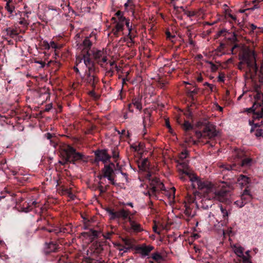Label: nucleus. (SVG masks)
<instances>
[{
	"label": "nucleus",
	"instance_id": "6ab92c4d",
	"mask_svg": "<svg viewBox=\"0 0 263 263\" xmlns=\"http://www.w3.org/2000/svg\"><path fill=\"white\" fill-rule=\"evenodd\" d=\"M220 211L222 214L223 219L221 220V225L223 226H227L229 220V215L230 214V211L228 210L226 206H223L222 205L220 206Z\"/></svg>",
	"mask_w": 263,
	"mask_h": 263
},
{
	"label": "nucleus",
	"instance_id": "ea45409f",
	"mask_svg": "<svg viewBox=\"0 0 263 263\" xmlns=\"http://www.w3.org/2000/svg\"><path fill=\"white\" fill-rule=\"evenodd\" d=\"M184 213L188 217H193L194 216V214L192 213V210L189 208L185 209Z\"/></svg>",
	"mask_w": 263,
	"mask_h": 263
},
{
	"label": "nucleus",
	"instance_id": "5fc2aeb1",
	"mask_svg": "<svg viewBox=\"0 0 263 263\" xmlns=\"http://www.w3.org/2000/svg\"><path fill=\"white\" fill-rule=\"evenodd\" d=\"M97 251L98 252H101L104 250V245L103 242H99L98 246H97Z\"/></svg>",
	"mask_w": 263,
	"mask_h": 263
},
{
	"label": "nucleus",
	"instance_id": "bf43d9fd",
	"mask_svg": "<svg viewBox=\"0 0 263 263\" xmlns=\"http://www.w3.org/2000/svg\"><path fill=\"white\" fill-rule=\"evenodd\" d=\"M133 6V1L132 0H128V1L124 4V7L125 9H127L129 6Z\"/></svg>",
	"mask_w": 263,
	"mask_h": 263
},
{
	"label": "nucleus",
	"instance_id": "ddd939ff",
	"mask_svg": "<svg viewBox=\"0 0 263 263\" xmlns=\"http://www.w3.org/2000/svg\"><path fill=\"white\" fill-rule=\"evenodd\" d=\"M154 249V247L151 245L147 246L145 244H142L137 246L136 247V250L138 253L141 255L142 257H145L149 255L150 252Z\"/></svg>",
	"mask_w": 263,
	"mask_h": 263
},
{
	"label": "nucleus",
	"instance_id": "0eeeda50",
	"mask_svg": "<svg viewBox=\"0 0 263 263\" xmlns=\"http://www.w3.org/2000/svg\"><path fill=\"white\" fill-rule=\"evenodd\" d=\"M178 123L181 126V128L184 131L185 136L188 137H186L185 139V142L187 143L193 142V144H196V141L192 138L191 132H192L194 126L193 125L187 120H184L183 123L179 119L177 120Z\"/></svg>",
	"mask_w": 263,
	"mask_h": 263
},
{
	"label": "nucleus",
	"instance_id": "2eb2a0df",
	"mask_svg": "<svg viewBox=\"0 0 263 263\" xmlns=\"http://www.w3.org/2000/svg\"><path fill=\"white\" fill-rule=\"evenodd\" d=\"M129 227L127 229V231L129 232L139 233L143 231L141 225L133 220L132 218H129Z\"/></svg>",
	"mask_w": 263,
	"mask_h": 263
},
{
	"label": "nucleus",
	"instance_id": "a18cd8bd",
	"mask_svg": "<svg viewBox=\"0 0 263 263\" xmlns=\"http://www.w3.org/2000/svg\"><path fill=\"white\" fill-rule=\"evenodd\" d=\"M234 204L239 208H242L245 205L241 199L235 201Z\"/></svg>",
	"mask_w": 263,
	"mask_h": 263
},
{
	"label": "nucleus",
	"instance_id": "4c0bfd02",
	"mask_svg": "<svg viewBox=\"0 0 263 263\" xmlns=\"http://www.w3.org/2000/svg\"><path fill=\"white\" fill-rule=\"evenodd\" d=\"M83 60L84 63L87 68L95 63V62L93 61L91 59H83Z\"/></svg>",
	"mask_w": 263,
	"mask_h": 263
},
{
	"label": "nucleus",
	"instance_id": "7ed1b4c3",
	"mask_svg": "<svg viewBox=\"0 0 263 263\" xmlns=\"http://www.w3.org/2000/svg\"><path fill=\"white\" fill-rule=\"evenodd\" d=\"M187 177L192 182L193 188H197L199 191H210L211 190L212 183L208 181H202L194 174L190 173L186 171H183L180 178L183 181L185 180Z\"/></svg>",
	"mask_w": 263,
	"mask_h": 263
},
{
	"label": "nucleus",
	"instance_id": "774afa93",
	"mask_svg": "<svg viewBox=\"0 0 263 263\" xmlns=\"http://www.w3.org/2000/svg\"><path fill=\"white\" fill-rule=\"evenodd\" d=\"M165 124H166V126L167 128L169 129V130L171 132V130H172V128H171V125L170 124V122L166 120L165 121Z\"/></svg>",
	"mask_w": 263,
	"mask_h": 263
},
{
	"label": "nucleus",
	"instance_id": "a19ab883",
	"mask_svg": "<svg viewBox=\"0 0 263 263\" xmlns=\"http://www.w3.org/2000/svg\"><path fill=\"white\" fill-rule=\"evenodd\" d=\"M124 24L121 23H117L115 26V29L117 32L121 31L123 30Z\"/></svg>",
	"mask_w": 263,
	"mask_h": 263
},
{
	"label": "nucleus",
	"instance_id": "c756f323",
	"mask_svg": "<svg viewBox=\"0 0 263 263\" xmlns=\"http://www.w3.org/2000/svg\"><path fill=\"white\" fill-rule=\"evenodd\" d=\"M187 89V96L191 99L192 102L193 104H194V101H195L194 98V95H196L198 93L199 89L198 88H195L193 90H191L189 89L188 88H186Z\"/></svg>",
	"mask_w": 263,
	"mask_h": 263
},
{
	"label": "nucleus",
	"instance_id": "de8ad7c7",
	"mask_svg": "<svg viewBox=\"0 0 263 263\" xmlns=\"http://www.w3.org/2000/svg\"><path fill=\"white\" fill-rule=\"evenodd\" d=\"M87 70L90 72L95 73L97 70V68L95 66V63H94L92 65H91L90 66L87 67Z\"/></svg>",
	"mask_w": 263,
	"mask_h": 263
},
{
	"label": "nucleus",
	"instance_id": "864d4df0",
	"mask_svg": "<svg viewBox=\"0 0 263 263\" xmlns=\"http://www.w3.org/2000/svg\"><path fill=\"white\" fill-rule=\"evenodd\" d=\"M184 14H186L188 17H192L195 15L196 13L194 11H185Z\"/></svg>",
	"mask_w": 263,
	"mask_h": 263
},
{
	"label": "nucleus",
	"instance_id": "13d9d810",
	"mask_svg": "<svg viewBox=\"0 0 263 263\" xmlns=\"http://www.w3.org/2000/svg\"><path fill=\"white\" fill-rule=\"evenodd\" d=\"M91 72H90L89 71H88L87 70H86L85 72V74H84V76L83 77H82L81 78H88V77H92V75L91 74Z\"/></svg>",
	"mask_w": 263,
	"mask_h": 263
},
{
	"label": "nucleus",
	"instance_id": "603ef678",
	"mask_svg": "<svg viewBox=\"0 0 263 263\" xmlns=\"http://www.w3.org/2000/svg\"><path fill=\"white\" fill-rule=\"evenodd\" d=\"M263 134V130L261 129H256L255 135L256 137H259L262 136Z\"/></svg>",
	"mask_w": 263,
	"mask_h": 263
},
{
	"label": "nucleus",
	"instance_id": "7c9ffc66",
	"mask_svg": "<svg viewBox=\"0 0 263 263\" xmlns=\"http://www.w3.org/2000/svg\"><path fill=\"white\" fill-rule=\"evenodd\" d=\"M5 8L11 14L9 17L12 18V17H11L14 16L13 12H15V7L12 5L9 4V2H7Z\"/></svg>",
	"mask_w": 263,
	"mask_h": 263
},
{
	"label": "nucleus",
	"instance_id": "f704fd0d",
	"mask_svg": "<svg viewBox=\"0 0 263 263\" xmlns=\"http://www.w3.org/2000/svg\"><path fill=\"white\" fill-rule=\"evenodd\" d=\"M152 258L158 263H160L163 260V257L158 252L153 253Z\"/></svg>",
	"mask_w": 263,
	"mask_h": 263
},
{
	"label": "nucleus",
	"instance_id": "680f3d73",
	"mask_svg": "<svg viewBox=\"0 0 263 263\" xmlns=\"http://www.w3.org/2000/svg\"><path fill=\"white\" fill-rule=\"evenodd\" d=\"M119 19V22L118 23H121L123 24H124V22L127 20V19L122 15L121 16L119 17L118 18Z\"/></svg>",
	"mask_w": 263,
	"mask_h": 263
},
{
	"label": "nucleus",
	"instance_id": "393cba45",
	"mask_svg": "<svg viewBox=\"0 0 263 263\" xmlns=\"http://www.w3.org/2000/svg\"><path fill=\"white\" fill-rule=\"evenodd\" d=\"M6 34L9 36L11 38L14 39L17 36L19 33L16 28H12L11 27L7 28L5 30Z\"/></svg>",
	"mask_w": 263,
	"mask_h": 263
},
{
	"label": "nucleus",
	"instance_id": "f8f14e48",
	"mask_svg": "<svg viewBox=\"0 0 263 263\" xmlns=\"http://www.w3.org/2000/svg\"><path fill=\"white\" fill-rule=\"evenodd\" d=\"M138 167L141 171L145 172V178L151 179V172L149 171V162L147 158H144L138 163Z\"/></svg>",
	"mask_w": 263,
	"mask_h": 263
},
{
	"label": "nucleus",
	"instance_id": "39448f33",
	"mask_svg": "<svg viewBox=\"0 0 263 263\" xmlns=\"http://www.w3.org/2000/svg\"><path fill=\"white\" fill-rule=\"evenodd\" d=\"M195 135L198 138L203 137L212 139L217 136L218 132L216 130V126L208 122L203 125L201 131H196Z\"/></svg>",
	"mask_w": 263,
	"mask_h": 263
},
{
	"label": "nucleus",
	"instance_id": "aec40b11",
	"mask_svg": "<svg viewBox=\"0 0 263 263\" xmlns=\"http://www.w3.org/2000/svg\"><path fill=\"white\" fill-rule=\"evenodd\" d=\"M91 53L96 62L101 66H102V64L101 63V58L104 55V51L101 50H93L91 51Z\"/></svg>",
	"mask_w": 263,
	"mask_h": 263
},
{
	"label": "nucleus",
	"instance_id": "c03bdc74",
	"mask_svg": "<svg viewBox=\"0 0 263 263\" xmlns=\"http://www.w3.org/2000/svg\"><path fill=\"white\" fill-rule=\"evenodd\" d=\"M225 74L223 72H220L218 77V81L223 83L224 82Z\"/></svg>",
	"mask_w": 263,
	"mask_h": 263
},
{
	"label": "nucleus",
	"instance_id": "a878e982",
	"mask_svg": "<svg viewBox=\"0 0 263 263\" xmlns=\"http://www.w3.org/2000/svg\"><path fill=\"white\" fill-rule=\"evenodd\" d=\"M141 101H142V97L141 96L135 97L133 98L132 99V104L139 110H141L142 109Z\"/></svg>",
	"mask_w": 263,
	"mask_h": 263
},
{
	"label": "nucleus",
	"instance_id": "9b49d317",
	"mask_svg": "<svg viewBox=\"0 0 263 263\" xmlns=\"http://www.w3.org/2000/svg\"><path fill=\"white\" fill-rule=\"evenodd\" d=\"M238 158L240 159L238 164L241 167H249L251 165L252 163V159L251 158L247 157L245 155L244 152L239 151L237 153Z\"/></svg>",
	"mask_w": 263,
	"mask_h": 263
},
{
	"label": "nucleus",
	"instance_id": "37998d69",
	"mask_svg": "<svg viewBox=\"0 0 263 263\" xmlns=\"http://www.w3.org/2000/svg\"><path fill=\"white\" fill-rule=\"evenodd\" d=\"M239 257L242 259V263H251V262H252L251 261V259L249 258V257H248L245 256L244 254H243L242 256H241Z\"/></svg>",
	"mask_w": 263,
	"mask_h": 263
},
{
	"label": "nucleus",
	"instance_id": "20e7f679",
	"mask_svg": "<svg viewBox=\"0 0 263 263\" xmlns=\"http://www.w3.org/2000/svg\"><path fill=\"white\" fill-rule=\"evenodd\" d=\"M211 187V190L208 191H200L204 194H206V195H204L203 197L201 198L200 201L201 204H197V206H200L201 208L204 210H208L210 208H211L213 204V201L211 198V197L215 198L220 202H224L225 200L224 195L226 194L228 191H225L223 192H217L215 194H212V195L211 196L209 194L212 192L213 191V186L212 184Z\"/></svg>",
	"mask_w": 263,
	"mask_h": 263
},
{
	"label": "nucleus",
	"instance_id": "09e8293b",
	"mask_svg": "<svg viewBox=\"0 0 263 263\" xmlns=\"http://www.w3.org/2000/svg\"><path fill=\"white\" fill-rule=\"evenodd\" d=\"M42 46L45 50H49L50 48V44L47 41L43 42Z\"/></svg>",
	"mask_w": 263,
	"mask_h": 263
},
{
	"label": "nucleus",
	"instance_id": "72a5a7b5",
	"mask_svg": "<svg viewBox=\"0 0 263 263\" xmlns=\"http://www.w3.org/2000/svg\"><path fill=\"white\" fill-rule=\"evenodd\" d=\"M221 167L223 168L222 171L224 170H228V171H231V170H237L238 168V166L235 163H233L232 164H223L221 166Z\"/></svg>",
	"mask_w": 263,
	"mask_h": 263
},
{
	"label": "nucleus",
	"instance_id": "4d7b16f0",
	"mask_svg": "<svg viewBox=\"0 0 263 263\" xmlns=\"http://www.w3.org/2000/svg\"><path fill=\"white\" fill-rule=\"evenodd\" d=\"M239 48V45L238 44L234 45L233 46V47L231 49V53H232V54H235L236 53V52H237V51H235V49L236 48Z\"/></svg>",
	"mask_w": 263,
	"mask_h": 263
},
{
	"label": "nucleus",
	"instance_id": "e2e57ef3",
	"mask_svg": "<svg viewBox=\"0 0 263 263\" xmlns=\"http://www.w3.org/2000/svg\"><path fill=\"white\" fill-rule=\"evenodd\" d=\"M185 115L188 118H190L192 117V112L190 109H188L187 112L185 113Z\"/></svg>",
	"mask_w": 263,
	"mask_h": 263
},
{
	"label": "nucleus",
	"instance_id": "473e14b6",
	"mask_svg": "<svg viewBox=\"0 0 263 263\" xmlns=\"http://www.w3.org/2000/svg\"><path fill=\"white\" fill-rule=\"evenodd\" d=\"M87 233L89 236L92 237L93 239L100 237L101 234V232L93 229H90L89 232H87Z\"/></svg>",
	"mask_w": 263,
	"mask_h": 263
},
{
	"label": "nucleus",
	"instance_id": "3c124183",
	"mask_svg": "<svg viewBox=\"0 0 263 263\" xmlns=\"http://www.w3.org/2000/svg\"><path fill=\"white\" fill-rule=\"evenodd\" d=\"M114 73V70L112 69V68H110V69L106 70V73H105V76L109 77H111L113 76Z\"/></svg>",
	"mask_w": 263,
	"mask_h": 263
},
{
	"label": "nucleus",
	"instance_id": "f257e3e1",
	"mask_svg": "<svg viewBox=\"0 0 263 263\" xmlns=\"http://www.w3.org/2000/svg\"><path fill=\"white\" fill-rule=\"evenodd\" d=\"M59 150L62 158L61 161H59V163L62 165H65L68 163L75 164L79 161L84 162L87 161V157L84 154L78 152L76 148L69 144L60 143Z\"/></svg>",
	"mask_w": 263,
	"mask_h": 263
},
{
	"label": "nucleus",
	"instance_id": "c9c22d12",
	"mask_svg": "<svg viewBox=\"0 0 263 263\" xmlns=\"http://www.w3.org/2000/svg\"><path fill=\"white\" fill-rule=\"evenodd\" d=\"M21 211L24 212H28L32 209L31 205H29V203H24L21 207Z\"/></svg>",
	"mask_w": 263,
	"mask_h": 263
},
{
	"label": "nucleus",
	"instance_id": "9d476101",
	"mask_svg": "<svg viewBox=\"0 0 263 263\" xmlns=\"http://www.w3.org/2000/svg\"><path fill=\"white\" fill-rule=\"evenodd\" d=\"M147 179L150 181L151 190L153 193H155L159 190H164V185L157 177L152 178L151 176L150 179Z\"/></svg>",
	"mask_w": 263,
	"mask_h": 263
},
{
	"label": "nucleus",
	"instance_id": "f3484780",
	"mask_svg": "<svg viewBox=\"0 0 263 263\" xmlns=\"http://www.w3.org/2000/svg\"><path fill=\"white\" fill-rule=\"evenodd\" d=\"M59 249V245L57 243L51 241L45 244L44 250L45 254L48 255L52 252H56Z\"/></svg>",
	"mask_w": 263,
	"mask_h": 263
},
{
	"label": "nucleus",
	"instance_id": "052dcab7",
	"mask_svg": "<svg viewBox=\"0 0 263 263\" xmlns=\"http://www.w3.org/2000/svg\"><path fill=\"white\" fill-rule=\"evenodd\" d=\"M50 47H52L53 49H56L59 48L58 45L54 41H51L50 43Z\"/></svg>",
	"mask_w": 263,
	"mask_h": 263
},
{
	"label": "nucleus",
	"instance_id": "4be33fe9",
	"mask_svg": "<svg viewBox=\"0 0 263 263\" xmlns=\"http://www.w3.org/2000/svg\"><path fill=\"white\" fill-rule=\"evenodd\" d=\"M37 93L39 97H44V99L47 100L50 98V89L46 87H42L39 89Z\"/></svg>",
	"mask_w": 263,
	"mask_h": 263
},
{
	"label": "nucleus",
	"instance_id": "c85d7f7f",
	"mask_svg": "<svg viewBox=\"0 0 263 263\" xmlns=\"http://www.w3.org/2000/svg\"><path fill=\"white\" fill-rule=\"evenodd\" d=\"M144 113L145 116L142 117L143 119V124L144 127H146L148 122L150 121V117L151 116V113L149 112L147 108L144 110Z\"/></svg>",
	"mask_w": 263,
	"mask_h": 263
},
{
	"label": "nucleus",
	"instance_id": "338daca9",
	"mask_svg": "<svg viewBox=\"0 0 263 263\" xmlns=\"http://www.w3.org/2000/svg\"><path fill=\"white\" fill-rule=\"evenodd\" d=\"M131 147L135 151V152H138L139 151H140V148H138V146H137V145H136V144H133L131 145Z\"/></svg>",
	"mask_w": 263,
	"mask_h": 263
},
{
	"label": "nucleus",
	"instance_id": "cd10ccee",
	"mask_svg": "<svg viewBox=\"0 0 263 263\" xmlns=\"http://www.w3.org/2000/svg\"><path fill=\"white\" fill-rule=\"evenodd\" d=\"M124 23L125 24L126 27L127 28V29L129 31V33H128V36L130 40V42L132 43H134L135 42L134 40V38L135 37V35L133 34V32H132V26L131 25H130L129 20H127Z\"/></svg>",
	"mask_w": 263,
	"mask_h": 263
},
{
	"label": "nucleus",
	"instance_id": "b1692460",
	"mask_svg": "<svg viewBox=\"0 0 263 263\" xmlns=\"http://www.w3.org/2000/svg\"><path fill=\"white\" fill-rule=\"evenodd\" d=\"M45 137L47 139L50 140V142L51 145L57 148V147H59V145L57 144V139L55 136H53V134H50L49 133H46L45 134Z\"/></svg>",
	"mask_w": 263,
	"mask_h": 263
},
{
	"label": "nucleus",
	"instance_id": "423d86ee",
	"mask_svg": "<svg viewBox=\"0 0 263 263\" xmlns=\"http://www.w3.org/2000/svg\"><path fill=\"white\" fill-rule=\"evenodd\" d=\"M106 211L112 220L118 219L129 221V218H132L130 216L131 213L128 209L122 208L115 211L114 209L107 208Z\"/></svg>",
	"mask_w": 263,
	"mask_h": 263
},
{
	"label": "nucleus",
	"instance_id": "4468645a",
	"mask_svg": "<svg viewBox=\"0 0 263 263\" xmlns=\"http://www.w3.org/2000/svg\"><path fill=\"white\" fill-rule=\"evenodd\" d=\"M65 227L53 226L51 229L48 230L49 233H54L57 235H59L61 233H69V229H71V224H67Z\"/></svg>",
	"mask_w": 263,
	"mask_h": 263
},
{
	"label": "nucleus",
	"instance_id": "0e129e2a",
	"mask_svg": "<svg viewBox=\"0 0 263 263\" xmlns=\"http://www.w3.org/2000/svg\"><path fill=\"white\" fill-rule=\"evenodd\" d=\"M35 63L41 65V68H44L45 66V63L42 61H35Z\"/></svg>",
	"mask_w": 263,
	"mask_h": 263
},
{
	"label": "nucleus",
	"instance_id": "e433bc0d",
	"mask_svg": "<svg viewBox=\"0 0 263 263\" xmlns=\"http://www.w3.org/2000/svg\"><path fill=\"white\" fill-rule=\"evenodd\" d=\"M189 154V153L188 151L184 149L179 154V158L180 160H183L188 156Z\"/></svg>",
	"mask_w": 263,
	"mask_h": 263
},
{
	"label": "nucleus",
	"instance_id": "58836bf2",
	"mask_svg": "<svg viewBox=\"0 0 263 263\" xmlns=\"http://www.w3.org/2000/svg\"><path fill=\"white\" fill-rule=\"evenodd\" d=\"M112 156L113 158L115 159V161H117V160L119 157V153L118 151L117 148H115L112 151Z\"/></svg>",
	"mask_w": 263,
	"mask_h": 263
},
{
	"label": "nucleus",
	"instance_id": "5701e85b",
	"mask_svg": "<svg viewBox=\"0 0 263 263\" xmlns=\"http://www.w3.org/2000/svg\"><path fill=\"white\" fill-rule=\"evenodd\" d=\"M237 182L241 187H243L250 183V179L245 175H240L237 178Z\"/></svg>",
	"mask_w": 263,
	"mask_h": 263
},
{
	"label": "nucleus",
	"instance_id": "2f4dec72",
	"mask_svg": "<svg viewBox=\"0 0 263 263\" xmlns=\"http://www.w3.org/2000/svg\"><path fill=\"white\" fill-rule=\"evenodd\" d=\"M90 36H90L86 37L82 43V45L84 46L83 50H85V49H90L92 46V42L89 40Z\"/></svg>",
	"mask_w": 263,
	"mask_h": 263
},
{
	"label": "nucleus",
	"instance_id": "49530a36",
	"mask_svg": "<svg viewBox=\"0 0 263 263\" xmlns=\"http://www.w3.org/2000/svg\"><path fill=\"white\" fill-rule=\"evenodd\" d=\"M259 1L258 0H254L252 1L254 6L252 8H251V10H253L255 9H258L259 8V6L258 5Z\"/></svg>",
	"mask_w": 263,
	"mask_h": 263
},
{
	"label": "nucleus",
	"instance_id": "dca6fc26",
	"mask_svg": "<svg viewBox=\"0 0 263 263\" xmlns=\"http://www.w3.org/2000/svg\"><path fill=\"white\" fill-rule=\"evenodd\" d=\"M103 175H99L98 177L101 179L102 177L107 178L108 180H110L111 176L114 174V168L110 165L105 164L104 167L102 170Z\"/></svg>",
	"mask_w": 263,
	"mask_h": 263
},
{
	"label": "nucleus",
	"instance_id": "f03ea898",
	"mask_svg": "<svg viewBox=\"0 0 263 263\" xmlns=\"http://www.w3.org/2000/svg\"><path fill=\"white\" fill-rule=\"evenodd\" d=\"M239 59L241 61L238 64V68L242 69L241 65L246 64L247 67L255 71L258 70L256 63V54L254 50L250 48L243 49L239 54Z\"/></svg>",
	"mask_w": 263,
	"mask_h": 263
},
{
	"label": "nucleus",
	"instance_id": "79ce46f5",
	"mask_svg": "<svg viewBox=\"0 0 263 263\" xmlns=\"http://www.w3.org/2000/svg\"><path fill=\"white\" fill-rule=\"evenodd\" d=\"M84 53L83 55L82 59H90L91 53H90V49H85L83 50Z\"/></svg>",
	"mask_w": 263,
	"mask_h": 263
},
{
	"label": "nucleus",
	"instance_id": "1a4fd4ad",
	"mask_svg": "<svg viewBox=\"0 0 263 263\" xmlns=\"http://www.w3.org/2000/svg\"><path fill=\"white\" fill-rule=\"evenodd\" d=\"M248 112L253 113V118L259 119L263 117V106L257 101L255 102L252 107L246 109Z\"/></svg>",
	"mask_w": 263,
	"mask_h": 263
},
{
	"label": "nucleus",
	"instance_id": "6e6552de",
	"mask_svg": "<svg viewBox=\"0 0 263 263\" xmlns=\"http://www.w3.org/2000/svg\"><path fill=\"white\" fill-rule=\"evenodd\" d=\"M95 158L93 163L97 165H99L100 161L106 164L110 162L111 156L107 153V150L106 149H97L94 152Z\"/></svg>",
	"mask_w": 263,
	"mask_h": 263
},
{
	"label": "nucleus",
	"instance_id": "69168bd1",
	"mask_svg": "<svg viewBox=\"0 0 263 263\" xmlns=\"http://www.w3.org/2000/svg\"><path fill=\"white\" fill-rule=\"evenodd\" d=\"M166 37L167 39H172V38H174L175 37V35H172L170 31L166 32Z\"/></svg>",
	"mask_w": 263,
	"mask_h": 263
},
{
	"label": "nucleus",
	"instance_id": "412c9836",
	"mask_svg": "<svg viewBox=\"0 0 263 263\" xmlns=\"http://www.w3.org/2000/svg\"><path fill=\"white\" fill-rule=\"evenodd\" d=\"M252 199V196L250 194V191L247 189V187H246L241 195V199L245 204H246L247 203L250 202Z\"/></svg>",
	"mask_w": 263,
	"mask_h": 263
},
{
	"label": "nucleus",
	"instance_id": "8fccbe9b",
	"mask_svg": "<svg viewBox=\"0 0 263 263\" xmlns=\"http://www.w3.org/2000/svg\"><path fill=\"white\" fill-rule=\"evenodd\" d=\"M114 234L112 232H108L106 233H103L102 234V235L105 239H110V236Z\"/></svg>",
	"mask_w": 263,
	"mask_h": 263
},
{
	"label": "nucleus",
	"instance_id": "6e6d98bb",
	"mask_svg": "<svg viewBox=\"0 0 263 263\" xmlns=\"http://www.w3.org/2000/svg\"><path fill=\"white\" fill-rule=\"evenodd\" d=\"M19 24L24 26L27 27L28 23L27 22L26 20L24 18H22L21 21L19 22Z\"/></svg>",
	"mask_w": 263,
	"mask_h": 263
},
{
	"label": "nucleus",
	"instance_id": "bb28decb",
	"mask_svg": "<svg viewBox=\"0 0 263 263\" xmlns=\"http://www.w3.org/2000/svg\"><path fill=\"white\" fill-rule=\"evenodd\" d=\"M232 248L233 249L235 254L238 257H239L240 256H242L243 254L245 249L242 247L237 244H234L232 246Z\"/></svg>",
	"mask_w": 263,
	"mask_h": 263
},
{
	"label": "nucleus",
	"instance_id": "a211bd4d",
	"mask_svg": "<svg viewBox=\"0 0 263 263\" xmlns=\"http://www.w3.org/2000/svg\"><path fill=\"white\" fill-rule=\"evenodd\" d=\"M82 79L87 85H89L91 87L93 90L96 88V84L99 81L98 77L95 74H92V77H90L82 78Z\"/></svg>",
	"mask_w": 263,
	"mask_h": 263
}]
</instances>
